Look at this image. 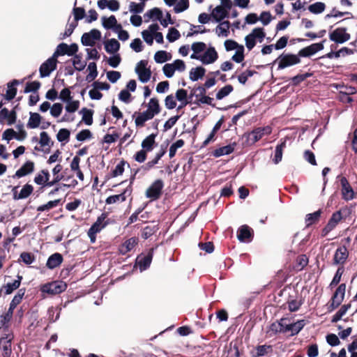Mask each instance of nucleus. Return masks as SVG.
Masks as SVG:
<instances>
[{
    "label": "nucleus",
    "instance_id": "obj_1",
    "mask_svg": "<svg viewBox=\"0 0 357 357\" xmlns=\"http://www.w3.org/2000/svg\"><path fill=\"white\" fill-rule=\"evenodd\" d=\"M350 214V209L347 207L342 208L339 211L333 213L327 225L323 228L321 231V236H326L330 231L335 228L337 224L342 219H346V218Z\"/></svg>",
    "mask_w": 357,
    "mask_h": 357
},
{
    "label": "nucleus",
    "instance_id": "obj_2",
    "mask_svg": "<svg viewBox=\"0 0 357 357\" xmlns=\"http://www.w3.org/2000/svg\"><path fill=\"white\" fill-rule=\"evenodd\" d=\"M346 291V284H340L334 292L331 299L328 303V312H332L340 305L344 300Z\"/></svg>",
    "mask_w": 357,
    "mask_h": 357
},
{
    "label": "nucleus",
    "instance_id": "obj_3",
    "mask_svg": "<svg viewBox=\"0 0 357 357\" xmlns=\"http://www.w3.org/2000/svg\"><path fill=\"white\" fill-rule=\"evenodd\" d=\"M278 63V70L284 69L287 67L298 64L301 62V59L298 54H282L275 61Z\"/></svg>",
    "mask_w": 357,
    "mask_h": 357
},
{
    "label": "nucleus",
    "instance_id": "obj_4",
    "mask_svg": "<svg viewBox=\"0 0 357 357\" xmlns=\"http://www.w3.org/2000/svg\"><path fill=\"white\" fill-rule=\"evenodd\" d=\"M67 289V284L61 280L53 281L42 286L41 291L50 295L59 294Z\"/></svg>",
    "mask_w": 357,
    "mask_h": 357
},
{
    "label": "nucleus",
    "instance_id": "obj_5",
    "mask_svg": "<svg viewBox=\"0 0 357 357\" xmlns=\"http://www.w3.org/2000/svg\"><path fill=\"white\" fill-rule=\"evenodd\" d=\"M164 183L161 179L155 180L152 184L146 189L145 195L147 198L152 201L158 199L162 192Z\"/></svg>",
    "mask_w": 357,
    "mask_h": 357
},
{
    "label": "nucleus",
    "instance_id": "obj_6",
    "mask_svg": "<svg viewBox=\"0 0 357 357\" xmlns=\"http://www.w3.org/2000/svg\"><path fill=\"white\" fill-rule=\"evenodd\" d=\"M135 179V176L131 178L130 184L128 185L121 193L119 195H110L105 199L106 204H115L118 203H122L126 201L127 197L130 196L132 192L131 184L132 181Z\"/></svg>",
    "mask_w": 357,
    "mask_h": 357
},
{
    "label": "nucleus",
    "instance_id": "obj_7",
    "mask_svg": "<svg viewBox=\"0 0 357 357\" xmlns=\"http://www.w3.org/2000/svg\"><path fill=\"white\" fill-rule=\"evenodd\" d=\"M57 63V57L54 56L53 54L50 58L40 65L39 68L40 77H48L56 68Z\"/></svg>",
    "mask_w": 357,
    "mask_h": 357
},
{
    "label": "nucleus",
    "instance_id": "obj_8",
    "mask_svg": "<svg viewBox=\"0 0 357 357\" xmlns=\"http://www.w3.org/2000/svg\"><path fill=\"white\" fill-rule=\"evenodd\" d=\"M14 335L13 333H4L0 337V349L3 357H10L12 354V340Z\"/></svg>",
    "mask_w": 357,
    "mask_h": 357
},
{
    "label": "nucleus",
    "instance_id": "obj_9",
    "mask_svg": "<svg viewBox=\"0 0 357 357\" xmlns=\"http://www.w3.org/2000/svg\"><path fill=\"white\" fill-rule=\"evenodd\" d=\"M351 38L349 33L347 32V28L338 27L329 34V38L335 43H344L348 41Z\"/></svg>",
    "mask_w": 357,
    "mask_h": 357
},
{
    "label": "nucleus",
    "instance_id": "obj_10",
    "mask_svg": "<svg viewBox=\"0 0 357 357\" xmlns=\"http://www.w3.org/2000/svg\"><path fill=\"white\" fill-rule=\"evenodd\" d=\"M147 64V61L141 60L137 63L135 68V72L138 75L139 79L143 83L147 82L151 76L150 68H146Z\"/></svg>",
    "mask_w": 357,
    "mask_h": 357
},
{
    "label": "nucleus",
    "instance_id": "obj_11",
    "mask_svg": "<svg viewBox=\"0 0 357 357\" xmlns=\"http://www.w3.org/2000/svg\"><path fill=\"white\" fill-rule=\"evenodd\" d=\"M78 51V45L76 43H72L70 45L66 43H60L55 52H54V56H63L67 54L68 56L75 55Z\"/></svg>",
    "mask_w": 357,
    "mask_h": 357
},
{
    "label": "nucleus",
    "instance_id": "obj_12",
    "mask_svg": "<svg viewBox=\"0 0 357 357\" xmlns=\"http://www.w3.org/2000/svg\"><path fill=\"white\" fill-rule=\"evenodd\" d=\"M101 38V33L99 30L93 29L89 32L84 33L82 38L81 42L84 46H93L96 40Z\"/></svg>",
    "mask_w": 357,
    "mask_h": 357
},
{
    "label": "nucleus",
    "instance_id": "obj_13",
    "mask_svg": "<svg viewBox=\"0 0 357 357\" xmlns=\"http://www.w3.org/2000/svg\"><path fill=\"white\" fill-rule=\"evenodd\" d=\"M340 182L342 187V198L346 201L354 199L355 198V193L347 178L344 176H341Z\"/></svg>",
    "mask_w": 357,
    "mask_h": 357
},
{
    "label": "nucleus",
    "instance_id": "obj_14",
    "mask_svg": "<svg viewBox=\"0 0 357 357\" xmlns=\"http://www.w3.org/2000/svg\"><path fill=\"white\" fill-rule=\"evenodd\" d=\"M254 237V230L247 225L241 226L237 231V238L241 242H251Z\"/></svg>",
    "mask_w": 357,
    "mask_h": 357
},
{
    "label": "nucleus",
    "instance_id": "obj_15",
    "mask_svg": "<svg viewBox=\"0 0 357 357\" xmlns=\"http://www.w3.org/2000/svg\"><path fill=\"white\" fill-rule=\"evenodd\" d=\"M324 40L321 43H313L307 47H305L298 52L299 57H309L317 52L321 51L324 49Z\"/></svg>",
    "mask_w": 357,
    "mask_h": 357
},
{
    "label": "nucleus",
    "instance_id": "obj_16",
    "mask_svg": "<svg viewBox=\"0 0 357 357\" xmlns=\"http://www.w3.org/2000/svg\"><path fill=\"white\" fill-rule=\"evenodd\" d=\"M153 255V249H151L146 255H140L136 259V264L141 271L146 270L151 265Z\"/></svg>",
    "mask_w": 357,
    "mask_h": 357
},
{
    "label": "nucleus",
    "instance_id": "obj_17",
    "mask_svg": "<svg viewBox=\"0 0 357 357\" xmlns=\"http://www.w3.org/2000/svg\"><path fill=\"white\" fill-rule=\"evenodd\" d=\"M17 119V113L15 109L9 111L7 108L4 107L0 110V123L4 124L7 122V124L11 126L14 124Z\"/></svg>",
    "mask_w": 357,
    "mask_h": 357
},
{
    "label": "nucleus",
    "instance_id": "obj_18",
    "mask_svg": "<svg viewBox=\"0 0 357 357\" xmlns=\"http://www.w3.org/2000/svg\"><path fill=\"white\" fill-rule=\"evenodd\" d=\"M349 257V251L346 246L342 245L339 247L335 252L333 264L335 265L340 264L343 266Z\"/></svg>",
    "mask_w": 357,
    "mask_h": 357
},
{
    "label": "nucleus",
    "instance_id": "obj_19",
    "mask_svg": "<svg viewBox=\"0 0 357 357\" xmlns=\"http://www.w3.org/2000/svg\"><path fill=\"white\" fill-rule=\"evenodd\" d=\"M130 167V165L123 160H120L115 166V167L105 176V182L109 180L111 178L117 177L123 174L125 167Z\"/></svg>",
    "mask_w": 357,
    "mask_h": 357
},
{
    "label": "nucleus",
    "instance_id": "obj_20",
    "mask_svg": "<svg viewBox=\"0 0 357 357\" xmlns=\"http://www.w3.org/2000/svg\"><path fill=\"white\" fill-rule=\"evenodd\" d=\"M133 118H135V123L137 127H144L145 122L153 118V114L149 111H144L143 112H135Z\"/></svg>",
    "mask_w": 357,
    "mask_h": 357
},
{
    "label": "nucleus",
    "instance_id": "obj_21",
    "mask_svg": "<svg viewBox=\"0 0 357 357\" xmlns=\"http://www.w3.org/2000/svg\"><path fill=\"white\" fill-rule=\"evenodd\" d=\"M201 56V62L205 65L214 63L218 58V52L213 47H208Z\"/></svg>",
    "mask_w": 357,
    "mask_h": 357
},
{
    "label": "nucleus",
    "instance_id": "obj_22",
    "mask_svg": "<svg viewBox=\"0 0 357 357\" xmlns=\"http://www.w3.org/2000/svg\"><path fill=\"white\" fill-rule=\"evenodd\" d=\"M138 243V238L132 237L127 239L125 242L121 244L119 247V252L120 254L125 255L128 252L131 251Z\"/></svg>",
    "mask_w": 357,
    "mask_h": 357
},
{
    "label": "nucleus",
    "instance_id": "obj_23",
    "mask_svg": "<svg viewBox=\"0 0 357 357\" xmlns=\"http://www.w3.org/2000/svg\"><path fill=\"white\" fill-rule=\"evenodd\" d=\"M107 214L102 213L100 216L98 217L96 221L91 225L89 229L94 231L95 232H100L104 229L108 224Z\"/></svg>",
    "mask_w": 357,
    "mask_h": 357
},
{
    "label": "nucleus",
    "instance_id": "obj_24",
    "mask_svg": "<svg viewBox=\"0 0 357 357\" xmlns=\"http://www.w3.org/2000/svg\"><path fill=\"white\" fill-rule=\"evenodd\" d=\"M35 164L33 161L27 160L18 170L15 172V176L18 178L25 176L34 171Z\"/></svg>",
    "mask_w": 357,
    "mask_h": 357
},
{
    "label": "nucleus",
    "instance_id": "obj_25",
    "mask_svg": "<svg viewBox=\"0 0 357 357\" xmlns=\"http://www.w3.org/2000/svg\"><path fill=\"white\" fill-rule=\"evenodd\" d=\"M21 83H22V82H20L18 79H13L7 84L8 89L6 91V93L4 95L6 100L10 101L15 97L17 91L16 86Z\"/></svg>",
    "mask_w": 357,
    "mask_h": 357
},
{
    "label": "nucleus",
    "instance_id": "obj_26",
    "mask_svg": "<svg viewBox=\"0 0 357 357\" xmlns=\"http://www.w3.org/2000/svg\"><path fill=\"white\" fill-rule=\"evenodd\" d=\"M17 278V279L15 280L13 282H8L7 284L3 285L1 288V291H3L6 295H8L18 289L20 286L22 276L18 275Z\"/></svg>",
    "mask_w": 357,
    "mask_h": 357
},
{
    "label": "nucleus",
    "instance_id": "obj_27",
    "mask_svg": "<svg viewBox=\"0 0 357 357\" xmlns=\"http://www.w3.org/2000/svg\"><path fill=\"white\" fill-rule=\"evenodd\" d=\"M33 188L31 185L26 183L25 184L20 192L17 194V188H14L13 190V199H22L27 198L33 192Z\"/></svg>",
    "mask_w": 357,
    "mask_h": 357
},
{
    "label": "nucleus",
    "instance_id": "obj_28",
    "mask_svg": "<svg viewBox=\"0 0 357 357\" xmlns=\"http://www.w3.org/2000/svg\"><path fill=\"white\" fill-rule=\"evenodd\" d=\"M63 261V257L61 254L55 252L50 255L47 259L46 266L49 269H54L59 267Z\"/></svg>",
    "mask_w": 357,
    "mask_h": 357
},
{
    "label": "nucleus",
    "instance_id": "obj_29",
    "mask_svg": "<svg viewBox=\"0 0 357 357\" xmlns=\"http://www.w3.org/2000/svg\"><path fill=\"white\" fill-rule=\"evenodd\" d=\"M62 175L63 176V185L67 188H74L77 184V181L74 178L73 174L68 169H66L62 172Z\"/></svg>",
    "mask_w": 357,
    "mask_h": 357
},
{
    "label": "nucleus",
    "instance_id": "obj_30",
    "mask_svg": "<svg viewBox=\"0 0 357 357\" xmlns=\"http://www.w3.org/2000/svg\"><path fill=\"white\" fill-rule=\"evenodd\" d=\"M309 259L306 255H300L296 258L293 264V269L296 271H301L308 264Z\"/></svg>",
    "mask_w": 357,
    "mask_h": 357
},
{
    "label": "nucleus",
    "instance_id": "obj_31",
    "mask_svg": "<svg viewBox=\"0 0 357 357\" xmlns=\"http://www.w3.org/2000/svg\"><path fill=\"white\" fill-rule=\"evenodd\" d=\"M40 146L45 153H48L47 151L50 149L51 145L53 144V142L51 141L50 137L46 132L43 131L40 132Z\"/></svg>",
    "mask_w": 357,
    "mask_h": 357
},
{
    "label": "nucleus",
    "instance_id": "obj_32",
    "mask_svg": "<svg viewBox=\"0 0 357 357\" xmlns=\"http://www.w3.org/2000/svg\"><path fill=\"white\" fill-rule=\"evenodd\" d=\"M236 146V144L234 142L227 146L220 147L215 150L213 156H223L225 155H229L234 151Z\"/></svg>",
    "mask_w": 357,
    "mask_h": 357
},
{
    "label": "nucleus",
    "instance_id": "obj_33",
    "mask_svg": "<svg viewBox=\"0 0 357 357\" xmlns=\"http://www.w3.org/2000/svg\"><path fill=\"white\" fill-rule=\"evenodd\" d=\"M211 15L216 22H221L227 17L228 11L221 6H218L213 9Z\"/></svg>",
    "mask_w": 357,
    "mask_h": 357
},
{
    "label": "nucleus",
    "instance_id": "obj_34",
    "mask_svg": "<svg viewBox=\"0 0 357 357\" xmlns=\"http://www.w3.org/2000/svg\"><path fill=\"white\" fill-rule=\"evenodd\" d=\"M13 315L8 312L0 315V330L3 329L4 332L8 331L10 322Z\"/></svg>",
    "mask_w": 357,
    "mask_h": 357
},
{
    "label": "nucleus",
    "instance_id": "obj_35",
    "mask_svg": "<svg viewBox=\"0 0 357 357\" xmlns=\"http://www.w3.org/2000/svg\"><path fill=\"white\" fill-rule=\"evenodd\" d=\"M120 48V43L115 38L107 40L105 43V49L107 52L114 54L119 51Z\"/></svg>",
    "mask_w": 357,
    "mask_h": 357
},
{
    "label": "nucleus",
    "instance_id": "obj_36",
    "mask_svg": "<svg viewBox=\"0 0 357 357\" xmlns=\"http://www.w3.org/2000/svg\"><path fill=\"white\" fill-rule=\"evenodd\" d=\"M206 73V69L202 66H198L197 68H193L190 71V79L193 81H197L199 79H202Z\"/></svg>",
    "mask_w": 357,
    "mask_h": 357
},
{
    "label": "nucleus",
    "instance_id": "obj_37",
    "mask_svg": "<svg viewBox=\"0 0 357 357\" xmlns=\"http://www.w3.org/2000/svg\"><path fill=\"white\" fill-rule=\"evenodd\" d=\"M321 211L319 209L312 213H308L305 216L306 227H310L311 225L317 223L319 221Z\"/></svg>",
    "mask_w": 357,
    "mask_h": 357
},
{
    "label": "nucleus",
    "instance_id": "obj_38",
    "mask_svg": "<svg viewBox=\"0 0 357 357\" xmlns=\"http://www.w3.org/2000/svg\"><path fill=\"white\" fill-rule=\"evenodd\" d=\"M50 173L47 169H43L36 175L34 177V182L37 185H42L43 187L45 183H46L50 179Z\"/></svg>",
    "mask_w": 357,
    "mask_h": 357
},
{
    "label": "nucleus",
    "instance_id": "obj_39",
    "mask_svg": "<svg viewBox=\"0 0 357 357\" xmlns=\"http://www.w3.org/2000/svg\"><path fill=\"white\" fill-rule=\"evenodd\" d=\"M305 321L304 319L298 320L295 323L290 324L287 327V330L291 332V335H297L305 326Z\"/></svg>",
    "mask_w": 357,
    "mask_h": 357
},
{
    "label": "nucleus",
    "instance_id": "obj_40",
    "mask_svg": "<svg viewBox=\"0 0 357 357\" xmlns=\"http://www.w3.org/2000/svg\"><path fill=\"white\" fill-rule=\"evenodd\" d=\"M146 111H149L151 114H153V117L155 115L160 112L159 100L157 98H152L150 99Z\"/></svg>",
    "mask_w": 357,
    "mask_h": 357
},
{
    "label": "nucleus",
    "instance_id": "obj_41",
    "mask_svg": "<svg viewBox=\"0 0 357 357\" xmlns=\"http://www.w3.org/2000/svg\"><path fill=\"white\" fill-rule=\"evenodd\" d=\"M155 137L156 135L155 134H151L150 135L147 136L142 142V148L148 151L153 150L155 144Z\"/></svg>",
    "mask_w": 357,
    "mask_h": 357
},
{
    "label": "nucleus",
    "instance_id": "obj_42",
    "mask_svg": "<svg viewBox=\"0 0 357 357\" xmlns=\"http://www.w3.org/2000/svg\"><path fill=\"white\" fill-rule=\"evenodd\" d=\"M41 119L42 117L38 113L30 112L27 127L29 128H38L40 126Z\"/></svg>",
    "mask_w": 357,
    "mask_h": 357
},
{
    "label": "nucleus",
    "instance_id": "obj_43",
    "mask_svg": "<svg viewBox=\"0 0 357 357\" xmlns=\"http://www.w3.org/2000/svg\"><path fill=\"white\" fill-rule=\"evenodd\" d=\"M171 58V54L167 53L166 51L164 50L158 51L155 52L154 55V60L158 63H165L167 61L170 60Z\"/></svg>",
    "mask_w": 357,
    "mask_h": 357
},
{
    "label": "nucleus",
    "instance_id": "obj_44",
    "mask_svg": "<svg viewBox=\"0 0 357 357\" xmlns=\"http://www.w3.org/2000/svg\"><path fill=\"white\" fill-rule=\"evenodd\" d=\"M229 26L230 23L229 21H224L221 22L219 25H218L215 29V31L218 36H223L227 37L229 33Z\"/></svg>",
    "mask_w": 357,
    "mask_h": 357
},
{
    "label": "nucleus",
    "instance_id": "obj_45",
    "mask_svg": "<svg viewBox=\"0 0 357 357\" xmlns=\"http://www.w3.org/2000/svg\"><path fill=\"white\" fill-rule=\"evenodd\" d=\"M159 29V25L156 23L152 24L149 26V29L153 34V38H155L156 42L158 43H163V35L161 32L158 31Z\"/></svg>",
    "mask_w": 357,
    "mask_h": 357
},
{
    "label": "nucleus",
    "instance_id": "obj_46",
    "mask_svg": "<svg viewBox=\"0 0 357 357\" xmlns=\"http://www.w3.org/2000/svg\"><path fill=\"white\" fill-rule=\"evenodd\" d=\"M82 114V121L88 126L93 123V111L86 107L82 108L80 112Z\"/></svg>",
    "mask_w": 357,
    "mask_h": 357
},
{
    "label": "nucleus",
    "instance_id": "obj_47",
    "mask_svg": "<svg viewBox=\"0 0 357 357\" xmlns=\"http://www.w3.org/2000/svg\"><path fill=\"white\" fill-rule=\"evenodd\" d=\"M36 260V256L32 252H23L20 254L18 261H22L26 265L31 264Z\"/></svg>",
    "mask_w": 357,
    "mask_h": 357
},
{
    "label": "nucleus",
    "instance_id": "obj_48",
    "mask_svg": "<svg viewBox=\"0 0 357 357\" xmlns=\"http://www.w3.org/2000/svg\"><path fill=\"white\" fill-rule=\"evenodd\" d=\"M350 307L351 304L343 305L340 309L333 316L331 322L336 323L340 321Z\"/></svg>",
    "mask_w": 357,
    "mask_h": 357
},
{
    "label": "nucleus",
    "instance_id": "obj_49",
    "mask_svg": "<svg viewBox=\"0 0 357 357\" xmlns=\"http://www.w3.org/2000/svg\"><path fill=\"white\" fill-rule=\"evenodd\" d=\"M89 73L86 77V80L89 82L95 79L98 75L97 66L95 62H91L88 65Z\"/></svg>",
    "mask_w": 357,
    "mask_h": 357
},
{
    "label": "nucleus",
    "instance_id": "obj_50",
    "mask_svg": "<svg viewBox=\"0 0 357 357\" xmlns=\"http://www.w3.org/2000/svg\"><path fill=\"white\" fill-rule=\"evenodd\" d=\"M272 127L271 126H266L264 127H258L254 129L255 133L258 136V139H261L265 136H268L272 132Z\"/></svg>",
    "mask_w": 357,
    "mask_h": 357
},
{
    "label": "nucleus",
    "instance_id": "obj_51",
    "mask_svg": "<svg viewBox=\"0 0 357 357\" xmlns=\"http://www.w3.org/2000/svg\"><path fill=\"white\" fill-rule=\"evenodd\" d=\"M326 5L323 2H316L308 6V10L313 14H320L324 11Z\"/></svg>",
    "mask_w": 357,
    "mask_h": 357
},
{
    "label": "nucleus",
    "instance_id": "obj_52",
    "mask_svg": "<svg viewBox=\"0 0 357 357\" xmlns=\"http://www.w3.org/2000/svg\"><path fill=\"white\" fill-rule=\"evenodd\" d=\"M77 1L75 2L74 8L73 9V13L74 15L75 22H77L79 20H82L85 15V10L82 7H76Z\"/></svg>",
    "mask_w": 357,
    "mask_h": 357
},
{
    "label": "nucleus",
    "instance_id": "obj_53",
    "mask_svg": "<svg viewBox=\"0 0 357 357\" xmlns=\"http://www.w3.org/2000/svg\"><path fill=\"white\" fill-rule=\"evenodd\" d=\"M61 199H55L53 201H50L45 204L40 205L38 206L37 211L38 212H43V211H48L51 210L53 208L56 207L60 203Z\"/></svg>",
    "mask_w": 357,
    "mask_h": 357
},
{
    "label": "nucleus",
    "instance_id": "obj_54",
    "mask_svg": "<svg viewBox=\"0 0 357 357\" xmlns=\"http://www.w3.org/2000/svg\"><path fill=\"white\" fill-rule=\"evenodd\" d=\"M234 90V87L231 84H227L221 88L216 93V98L218 100H222L225 97L227 96Z\"/></svg>",
    "mask_w": 357,
    "mask_h": 357
},
{
    "label": "nucleus",
    "instance_id": "obj_55",
    "mask_svg": "<svg viewBox=\"0 0 357 357\" xmlns=\"http://www.w3.org/2000/svg\"><path fill=\"white\" fill-rule=\"evenodd\" d=\"M101 20L102 24L106 29H111L115 26L117 21L114 15H111L109 17H102Z\"/></svg>",
    "mask_w": 357,
    "mask_h": 357
},
{
    "label": "nucleus",
    "instance_id": "obj_56",
    "mask_svg": "<svg viewBox=\"0 0 357 357\" xmlns=\"http://www.w3.org/2000/svg\"><path fill=\"white\" fill-rule=\"evenodd\" d=\"M286 320L287 319L282 318L279 321L272 323L270 326V331H272L274 334L282 333V327H284V321Z\"/></svg>",
    "mask_w": 357,
    "mask_h": 357
},
{
    "label": "nucleus",
    "instance_id": "obj_57",
    "mask_svg": "<svg viewBox=\"0 0 357 357\" xmlns=\"http://www.w3.org/2000/svg\"><path fill=\"white\" fill-rule=\"evenodd\" d=\"M257 354L255 355V357H261L266 355L268 353L272 351V346L271 345H258L256 347Z\"/></svg>",
    "mask_w": 357,
    "mask_h": 357
},
{
    "label": "nucleus",
    "instance_id": "obj_58",
    "mask_svg": "<svg viewBox=\"0 0 357 357\" xmlns=\"http://www.w3.org/2000/svg\"><path fill=\"white\" fill-rule=\"evenodd\" d=\"M288 309L290 312H296L298 311L301 306L303 304V302L301 301H297L296 299H291V296H289L288 301Z\"/></svg>",
    "mask_w": 357,
    "mask_h": 357
},
{
    "label": "nucleus",
    "instance_id": "obj_59",
    "mask_svg": "<svg viewBox=\"0 0 357 357\" xmlns=\"http://www.w3.org/2000/svg\"><path fill=\"white\" fill-rule=\"evenodd\" d=\"M144 17H148L149 18H155L158 20L162 17V12L158 8H153L146 13Z\"/></svg>",
    "mask_w": 357,
    "mask_h": 357
},
{
    "label": "nucleus",
    "instance_id": "obj_60",
    "mask_svg": "<svg viewBox=\"0 0 357 357\" xmlns=\"http://www.w3.org/2000/svg\"><path fill=\"white\" fill-rule=\"evenodd\" d=\"M41 84L38 81L27 82L24 88V93L37 92L40 88Z\"/></svg>",
    "mask_w": 357,
    "mask_h": 357
},
{
    "label": "nucleus",
    "instance_id": "obj_61",
    "mask_svg": "<svg viewBox=\"0 0 357 357\" xmlns=\"http://www.w3.org/2000/svg\"><path fill=\"white\" fill-rule=\"evenodd\" d=\"M145 6L144 2L137 3L135 2H131L129 5V10L131 13L137 14L143 12Z\"/></svg>",
    "mask_w": 357,
    "mask_h": 357
},
{
    "label": "nucleus",
    "instance_id": "obj_62",
    "mask_svg": "<svg viewBox=\"0 0 357 357\" xmlns=\"http://www.w3.org/2000/svg\"><path fill=\"white\" fill-rule=\"evenodd\" d=\"M180 37L181 34L176 28H169V32L167 35V38L170 43L176 41V40L179 39Z\"/></svg>",
    "mask_w": 357,
    "mask_h": 357
},
{
    "label": "nucleus",
    "instance_id": "obj_63",
    "mask_svg": "<svg viewBox=\"0 0 357 357\" xmlns=\"http://www.w3.org/2000/svg\"><path fill=\"white\" fill-rule=\"evenodd\" d=\"M244 47L241 45L236 50L235 54L232 56L231 59L236 63H241L244 60Z\"/></svg>",
    "mask_w": 357,
    "mask_h": 357
},
{
    "label": "nucleus",
    "instance_id": "obj_64",
    "mask_svg": "<svg viewBox=\"0 0 357 357\" xmlns=\"http://www.w3.org/2000/svg\"><path fill=\"white\" fill-rule=\"evenodd\" d=\"M70 131L66 128H61L59 130L56 138L57 140L60 142L68 141L70 138Z\"/></svg>",
    "mask_w": 357,
    "mask_h": 357
}]
</instances>
